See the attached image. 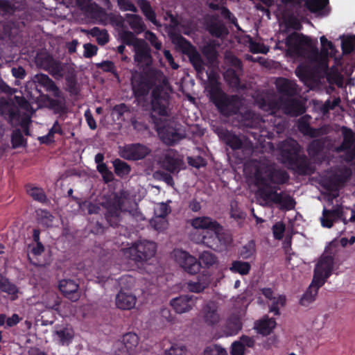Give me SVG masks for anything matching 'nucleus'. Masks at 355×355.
<instances>
[{"label": "nucleus", "instance_id": "2", "mask_svg": "<svg viewBox=\"0 0 355 355\" xmlns=\"http://www.w3.org/2000/svg\"><path fill=\"white\" fill-rule=\"evenodd\" d=\"M282 162L287 168L299 175H311L314 173L313 166L302 148L295 139L284 141L280 146Z\"/></svg>", "mask_w": 355, "mask_h": 355}, {"label": "nucleus", "instance_id": "21", "mask_svg": "<svg viewBox=\"0 0 355 355\" xmlns=\"http://www.w3.org/2000/svg\"><path fill=\"white\" fill-rule=\"evenodd\" d=\"M276 325L277 323L275 318L264 315L262 318L254 322V329L258 334L263 336H267L272 332Z\"/></svg>", "mask_w": 355, "mask_h": 355}, {"label": "nucleus", "instance_id": "52", "mask_svg": "<svg viewBox=\"0 0 355 355\" xmlns=\"http://www.w3.org/2000/svg\"><path fill=\"white\" fill-rule=\"evenodd\" d=\"M318 293L316 289L313 286H309L305 293L300 300V304L304 306H308L310 304L315 300V297Z\"/></svg>", "mask_w": 355, "mask_h": 355}, {"label": "nucleus", "instance_id": "9", "mask_svg": "<svg viewBox=\"0 0 355 355\" xmlns=\"http://www.w3.org/2000/svg\"><path fill=\"white\" fill-rule=\"evenodd\" d=\"M262 197H260L266 202H272L279 205L282 210H292L295 208V201L290 195H283L277 191H266L263 189Z\"/></svg>", "mask_w": 355, "mask_h": 355}, {"label": "nucleus", "instance_id": "33", "mask_svg": "<svg viewBox=\"0 0 355 355\" xmlns=\"http://www.w3.org/2000/svg\"><path fill=\"white\" fill-rule=\"evenodd\" d=\"M130 28L133 30L136 34H140L145 31L146 26L145 25L142 18L136 14L127 13L125 15Z\"/></svg>", "mask_w": 355, "mask_h": 355}, {"label": "nucleus", "instance_id": "26", "mask_svg": "<svg viewBox=\"0 0 355 355\" xmlns=\"http://www.w3.org/2000/svg\"><path fill=\"white\" fill-rule=\"evenodd\" d=\"M191 225L196 229L206 230L210 231L211 230L220 229V225L216 220L207 216L197 217L193 218Z\"/></svg>", "mask_w": 355, "mask_h": 355}, {"label": "nucleus", "instance_id": "6", "mask_svg": "<svg viewBox=\"0 0 355 355\" xmlns=\"http://www.w3.org/2000/svg\"><path fill=\"white\" fill-rule=\"evenodd\" d=\"M157 245L155 242L144 241L136 242L128 248L125 249L124 255L126 258L137 264H143L155 255Z\"/></svg>", "mask_w": 355, "mask_h": 355}, {"label": "nucleus", "instance_id": "63", "mask_svg": "<svg viewBox=\"0 0 355 355\" xmlns=\"http://www.w3.org/2000/svg\"><path fill=\"white\" fill-rule=\"evenodd\" d=\"M97 171L102 175L103 180L105 183H109L114 180V174L109 170L106 164H101L96 166Z\"/></svg>", "mask_w": 355, "mask_h": 355}, {"label": "nucleus", "instance_id": "19", "mask_svg": "<svg viewBox=\"0 0 355 355\" xmlns=\"http://www.w3.org/2000/svg\"><path fill=\"white\" fill-rule=\"evenodd\" d=\"M34 81L39 86L43 87L46 92H51L55 98L61 97V91L56 85L55 83L51 79L49 76L44 73H38L34 76Z\"/></svg>", "mask_w": 355, "mask_h": 355}, {"label": "nucleus", "instance_id": "53", "mask_svg": "<svg viewBox=\"0 0 355 355\" xmlns=\"http://www.w3.org/2000/svg\"><path fill=\"white\" fill-rule=\"evenodd\" d=\"M352 171L349 167L345 166L339 171V173L334 176V182L337 185L346 183L352 177Z\"/></svg>", "mask_w": 355, "mask_h": 355}, {"label": "nucleus", "instance_id": "60", "mask_svg": "<svg viewBox=\"0 0 355 355\" xmlns=\"http://www.w3.org/2000/svg\"><path fill=\"white\" fill-rule=\"evenodd\" d=\"M204 355H227V352L220 345L212 344L205 347Z\"/></svg>", "mask_w": 355, "mask_h": 355}, {"label": "nucleus", "instance_id": "7", "mask_svg": "<svg viewBox=\"0 0 355 355\" xmlns=\"http://www.w3.org/2000/svg\"><path fill=\"white\" fill-rule=\"evenodd\" d=\"M200 241L215 251H221L232 243V235L220 225V229L205 231Z\"/></svg>", "mask_w": 355, "mask_h": 355}, {"label": "nucleus", "instance_id": "59", "mask_svg": "<svg viewBox=\"0 0 355 355\" xmlns=\"http://www.w3.org/2000/svg\"><path fill=\"white\" fill-rule=\"evenodd\" d=\"M171 173L159 170L155 172L154 177L157 180L164 182L168 186L174 187L175 182Z\"/></svg>", "mask_w": 355, "mask_h": 355}, {"label": "nucleus", "instance_id": "32", "mask_svg": "<svg viewBox=\"0 0 355 355\" xmlns=\"http://www.w3.org/2000/svg\"><path fill=\"white\" fill-rule=\"evenodd\" d=\"M311 62L315 77L325 73L326 71H328V62L327 59L320 58L318 49H315L313 52Z\"/></svg>", "mask_w": 355, "mask_h": 355}, {"label": "nucleus", "instance_id": "25", "mask_svg": "<svg viewBox=\"0 0 355 355\" xmlns=\"http://www.w3.org/2000/svg\"><path fill=\"white\" fill-rule=\"evenodd\" d=\"M136 297L121 290L116 297V305L120 309L130 310L135 307Z\"/></svg>", "mask_w": 355, "mask_h": 355}, {"label": "nucleus", "instance_id": "18", "mask_svg": "<svg viewBox=\"0 0 355 355\" xmlns=\"http://www.w3.org/2000/svg\"><path fill=\"white\" fill-rule=\"evenodd\" d=\"M59 290L63 295L73 302L78 300L80 295L78 293V284L74 280L64 279L59 282Z\"/></svg>", "mask_w": 355, "mask_h": 355}, {"label": "nucleus", "instance_id": "23", "mask_svg": "<svg viewBox=\"0 0 355 355\" xmlns=\"http://www.w3.org/2000/svg\"><path fill=\"white\" fill-rule=\"evenodd\" d=\"M343 211L341 208L337 207L333 209H327L324 208L322 216L320 218L322 227L330 228L333 226L334 222L342 219Z\"/></svg>", "mask_w": 355, "mask_h": 355}, {"label": "nucleus", "instance_id": "3", "mask_svg": "<svg viewBox=\"0 0 355 355\" xmlns=\"http://www.w3.org/2000/svg\"><path fill=\"white\" fill-rule=\"evenodd\" d=\"M208 92L210 101L221 115L228 117L239 112L242 105L241 97L225 93L218 81L210 84Z\"/></svg>", "mask_w": 355, "mask_h": 355}, {"label": "nucleus", "instance_id": "44", "mask_svg": "<svg viewBox=\"0 0 355 355\" xmlns=\"http://www.w3.org/2000/svg\"><path fill=\"white\" fill-rule=\"evenodd\" d=\"M306 0H293L289 3V8L284 11L297 12V15L301 18H306L307 16L306 8L304 3Z\"/></svg>", "mask_w": 355, "mask_h": 355}, {"label": "nucleus", "instance_id": "50", "mask_svg": "<svg viewBox=\"0 0 355 355\" xmlns=\"http://www.w3.org/2000/svg\"><path fill=\"white\" fill-rule=\"evenodd\" d=\"M230 269L234 273L246 275L250 271L251 265L248 262L236 260L232 261Z\"/></svg>", "mask_w": 355, "mask_h": 355}, {"label": "nucleus", "instance_id": "27", "mask_svg": "<svg viewBox=\"0 0 355 355\" xmlns=\"http://www.w3.org/2000/svg\"><path fill=\"white\" fill-rule=\"evenodd\" d=\"M284 109L286 114L292 116H297L303 114L306 109L302 103L294 98L287 99L284 102Z\"/></svg>", "mask_w": 355, "mask_h": 355}, {"label": "nucleus", "instance_id": "51", "mask_svg": "<svg viewBox=\"0 0 355 355\" xmlns=\"http://www.w3.org/2000/svg\"><path fill=\"white\" fill-rule=\"evenodd\" d=\"M113 166L116 175L121 178L128 175L131 171L130 165L120 159H116L113 162Z\"/></svg>", "mask_w": 355, "mask_h": 355}, {"label": "nucleus", "instance_id": "54", "mask_svg": "<svg viewBox=\"0 0 355 355\" xmlns=\"http://www.w3.org/2000/svg\"><path fill=\"white\" fill-rule=\"evenodd\" d=\"M166 99L151 101L152 110L160 116H167Z\"/></svg>", "mask_w": 355, "mask_h": 355}, {"label": "nucleus", "instance_id": "28", "mask_svg": "<svg viewBox=\"0 0 355 355\" xmlns=\"http://www.w3.org/2000/svg\"><path fill=\"white\" fill-rule=\"evenodd\" d=\"M241 329L242 322L240 318L236 315L229 317L222 327V330L226 336L236 335Z\"/></svg>", "mask_w": 355, "mask_h": 355}, {"label": "nucleus", "instance_id": "34", "mask_svg": "<svg viewBox=\"0 0 355 355\" xmlns=\"http://www.w3.org/2000/svg\"><path fill=\"white\" fill-rule=\"evenodd\" d=\"M209 286L208 277L205 275H199L196 280H191L187 283V288L192 293L202 292Z\"/></svg>", "mask_w": 355, "mask_h": 355}, {"label": "nucleus", "instance_id": "31", "mask_svg": "<svg viewBox=\"0 0 355 355\" xmlns=\"http://www.w3.org/2000/svg\"><path fill=\"white\" fill-rule=\"evenodd\" d=\"M341 130L343 140L341 144L336 148V152L338 153L349 150L355 142V135L352 129L346 126H343Z\"/></svg>", "mask_w": 355, "mask_h": 355}, {"label": "nucleus", "instance_id": "61", "mask_svg": "<svg viewBox=\"0 0 355 355\" xmlns=\"http://www.w3.org/2000/svg\"><path fill=\"white\" fill-rule=\"evenodd\" d=\"M260 108L264 111L274 113L279 109V103L273 99H263L260 103Z\"/></svg>", "mask_w": 355, "mask_h": 355}, {"label": "nucleus", "instance_id": "56", "mask_svg": "<svg viewBox=\"0 0 355 355\" xmlns=\"http://www.w3.org/2000/svg\"><path fill=\"white\" fill-rule=\"evenodd\" d=\"M327 279L324 274L315 269L313 278L309 286H313L314 289L318 291L319 288L324 284Z\"/></svg>", "mask_w": 355, "mask_h": 355}, {"label": "nucleus", "instance_id": "42", "mask_svg": "<svg viewBox=\"0 0 355 355\" xmlns=\"http://www.w3.org/2000/svg\"><path fill=\"white\" fill-rule=\"evenodd\" d=\"M325 144V138L313 139L309 144L307 146V152L309 155L312 157L319 155L324 150Z\"/></svg>", "mask_w": 355, "mask_h": 355}, {"label": "nucleus", "instance_id": "58", "mask_svg": "<svg viewBox=\"0 0 355 355\" xmlns=\"http://www.w3.org/2000/svg\"><path fill=\"white\" fill-rule=\"evenodd\" d=\"M216 261V257L212 253L207 251L203 252L200 255L198 261V262H200V266L203 264L205 268H209L213 266Z\"/></svg>", "mask_w": 355, "mask_h": 355}, {"label": "nucleus", "instance_id": "17", "mask_svg": "<svg viewBox=\"0 0 355 355\" xmlns=\"http://www.w3.org/2000/svg\"><path fill=\"white\" fill-rule=\"evenodd\" d=\"M134 60L138 64H143L146 66H150L153 63V57L151 50L145 40H143L134 49Z\"/></svg>", "mask_w": 355, "mask_h": 355}, {"label": "nucleus", "instance_id": "11", "mask_svg": "<svg viewBox=\"0 0 355 355\" xmlns=\"http://www.w3.org/2000/svg\"><path fill=\"white\" fill-rule=\"evenodd\" d=\"M181 162L178 152L171 148L166 150L159 159L161 167L169 173L178 172Z\"/></svg>", "mask_w": 355, "mask_h": 355}, {"label": "nucleus", "instance_id": "47", "mask_svg": "<svg viewBox=\"0 0 355 355\" xmlns=\"http://www.w3.org/2000/svg\"><path fill=\"white\" fill-rule=\"evenodd\" d=\"M324 74L330 84H336L339 87L342 85L343 77L335 66L331 67L330 69L328 68V71H326Z\"/></svg>", "mask_w": 355, "mask_h": 355}, {"label": "nucleus", "instance_id": "4", "mask_svg": "<svg viewBox=\"0 0 355 355\" xmlns=\"http://www.w3.org/2000/svg\"><path fill=\"white\" fill-rule=\"evenodd\" d=\"M289 180L288 173L284 170L275 169L269 166H263L256 169L254 173V182L258 187V195L262 197V190L266 191H277L279 188L272 187L274 184H284Z\"/></svg>", "mask_w": 355, "mask_h": 355}, {"label": "nucleus", "instance_id": "41", "mask_svg": "<svg viewBox=\"0 0 355 355\" xmlns=\"http://www.w3.org/2000/svg\"><path fill=\"white\" fill-rule=\"evenodd\" d=\"M204 319L205 322L209 325H214L219 321L220 316L214 304H207L205 306Z\"/></svg>", "mask_w": 355, "mask_h": 355}, {"label": "nucleus", "instance_id": "48", "mask_svg": "<svg viewBox=\"0 0 355 355\" xmlns=\"http://www.w3.org/2000/svg\"><path fill=\"white\" fill-rule=\"evenodd\" d=\"M89 34L96 37L99 45H105L109 42V34L105 29H100L95 26L89 31Z\"/></svg>", "mask_w": 355, "mask_h": 355}, {"label": "nucleus", "instance_id": "20", "mask_svg": "<svg viewBox=\"0 0 355 355\" xmlns=\"http://www.w3.org/2000/svg\"><path fill=\"white\" fill-rule=\"evenodd\" d=\"M329 0H306L304 6L309 10L318 16H327L330 12Z\"/></svg>", "mask_w": 355, "mask_h": 355}, {"label": "nucleus", "instance_id": "39", "mask_svg": "<svg viewBox=\"0 0 355 355\" xmlns=\"http://www.w3.org/2000/svg\"><path fill=\"white\" fill-rule=\"evenodd\" d=\"M224 142L232 150H239L243 147V141L241 138L233 132L225 130L222 134Z\"/></svg>", "mask_w": 355, "mask_h": 355}, {"label": "nucleus", "instance_id": "16", "mask_svg": "<svg viewBox=\"0 0 355 355\" xmlns=\"http://www.w3.org/2000/svg\"><path fill=\"white\" fill-rule=\"evenodd\" d=\"M182 42L189 44V46L186 50L185 53L187 55L189 62L193 67L198 74H202L205 71V63L199 52L196 47L190 44L189 42L182 36L180 37Z\"/></svg>", "mask_w": 355, "mask_h": 355}, {"label": "nucleus", "instance_id": "46", "mask_svg": "<svg viewBox=\"0 0 355 355\" xmlns=\"http://www.w3.org/2000/svg\"><path fill=\"white\" fill-rule=\"evenodd\" d=\"M121 42L127 46H132L135 49L137 44H139L144 40L138 38L134 33L130 31H123L120 33Z\"/></svg>", "mask_w": 355, "mask_h": 355}, {"label": "nucleus", "instance_id": "37", "mask_svg": "<svg viewBox=\"0 0 355 355\" xmlns=\"http://www.w3.org/2000/svg\"><path fill=\"white\" fill-rule=\"evenodd\" d=\"M0 291L9 295L14 296L12 300H15L19 293L18 287L1 273H0Z\"/></svg>", "mask_w": 355, "mask_h": 355}, {"label": "nucleus", "instance_id": "29", "mask_svg": "<svg viewBox=\"0 0 355 355\" xmlns=\"http://www.w3.org/2000/svg\"><path fill=\"white\" fill-rule=\"evenodd\" d=\"M295 75L301 81L306 82L315 78L313 63L305 62L300 64L295 69Z\"/></svg>", "mask_w": 355, "mask_h": 355}, {"label": "nucleus", "instance_id": "15", "mask_svg": "<svg viewBox=\"0 0 355 355\" xmlns=\"http://www.w3.org/2000/svg\"><path fill=\"white\" fill-rule=\"evenodd\" d=\"M197 298L193 295H182L173 298L170 305L178 313H184L191 311L195 306Z\"/></svg>", "mask_w": 355, "mask_h": 355}, {"label": "nucleus", "instance_id": "62", "mask_svg": "<svg viewBox=\"0 0 355 355\" xmlns=\"http://www.w3.org/2000/svg\"><path fill=\"white\" fill-rule=\"evenodd\" d=\"M40 223L45 227H51L53 225V221L54 216L51 214L50 211L46 209H42L38 214Z\"/></svg>", "mask_w": 355, "mask_h": 355}, {"label": "nucleus", "instance_id": "55", "mask_svg": "<svg viewBox=\"0 0 355 355\" xmlns=\"http://www.w3.org/2000/svg\"><path fill=\"white\" fill-rule=\"evenodd\" d=\"M28 194L33 198V200L42 203H44L47 200L46 195L42 188L31 187L27 189Z\"/></svg>", "mask_w": 355, "mask_h": 355}, {"label": "nucleus", "instance_id": "24", "mask_svg": "<svg viewBox=\"0 0 355 355\" xmlns=\"http://www.w3.org/2000/svg\"><path fill=\"white\" fill-rule=\"evenodd\" d=\"M163 141L168 146H173L184 137V135L171 126L164 127L160 132Z\"/></svg>", "mask_w": 355, "mask_h": 355}, {"label": "nucleus", "instance_id": "57", "mask_svg": "<svg viewBox=\"0 0 355 355\" xmlns=\"http://www.w3.org/2000/svg\"><path fill=\"white\" fill-rule=\"evenodd\" d=\"M97 67L104 72H110L114 75L116 78H119L116 67L112 61L105 60L101 63L97 64Z\"/></svg>", "mask_w": 355, "mask_h": 355}, {"label": "nucleus", "instance_id": "12", "mask_svg": "<svg viewBox=\"0 0 355 355\" xmlns=\"http://www.w3.org/2000/svg\"><path fill=\"white\" fill-rule=\"evenodd\" d=\"M309 42V38L307 36L293 33L286 37L285 44L292 53L297 57H302L304 53L302 46L308 44Z\"/></svg>", "mask_w": 355, "mask_h": 355}, {"label": "nucleus", "instance_id": "13", "mask_svg": "<svg viewBox=\"0 0 355 355\" xmlns=\"http://www.w3.org/2000/svg\"><path fill=\"white\" fill-rule=\"evenodd\" d=\"M176 260L184 270L191 275L198 273L200 269V262L188 252L183 250H175Z\"/></svg>", "mask_w": 355, "mask_h": 355}, {"label": "nucleus", "instance_id": "43", "mask_svg": "<svg viewBox=\"0 0 355 355\" xmlns=\"http://www.w3.org/2000/svg\"><path fill=\"white\" fill-rule=\"evenodd\" d=\"M256 252L255 242L254 240H250L239 249L238 254L243 259H250L254 258Z\"/></svg>", "mask_w": 355, "mask_h": 355}, {"label": "nucleus", "instance_id": "5", "mask_svg": "<svg viewBox=\"0 0 355 355\" xmlns=\"http://www.w3.org/2000/svg\"><path fill=\"white\" fill-rule=\"evenodd\" d=\"M126 198V193L124 191H121L114 193L101 204L105 210V218L110 226L115 227L120 225L123 207Z\"/></svg>", "mask_w": 355, "mask_h": 355}, {"label": "nucleus", "instance_id": "35", "mask_svg": "<svg viewBox=\"0 0 355 355\" xmlns=\"http://www.w3.org/2000/svg\"><path fill=\"white\" fill-rule=\"evenodd\" d=\"M334 263L333 257L330 255L324 256L321 257L316 264L315 269L324 274L326 278H329L332 274Z\"/></svg>", "mask_w": 355, "mask_h": 355}, {"label": "nucleus", "instance_id": "22", "mask_svg": "<svg viewBox=\"0 0 355 355\" xmlns=\"http://www.w3.org/2000/svg\"><path fill=\"white\" fill-rule=\"evenodd\" d=\"M46 106L52 110L54 114H63L67 111L66 106L65 98L61 92V97L53 98L49 95H44L43 96Z\"/></svg>", "mask_w": 355, "mask_h": 355}, {"label": "nucleus", "instance_id": "8", "mask_svg": "<svg viewBox=\"0 0 355 355\" xmlns=\"http://www.w3.org/2000/svg\"><path fill=\"white\" fill-rule=\"evenodd\" d=\"M151 153L147 146L135 143L125 145L120 151L121 157L129 161H138L146 158Z\"/></svg>", "mask_w": 355, "mask_h": 355}, {"label": "nucleus", "instance_id": "1", "mask_svg": "<svg viewBox=\"0 0 355 355\" xmlns=\"http://www.w3.org/2000/svg\"><path fill=\"white\" fill-rule=\"evenodd\" d=\"M35 62L38 67L48 71L55 79L65 78V89L71 96H78L80 89L75 69L68 63L55 59L47 53H37Z\"/></svg>", "mask_w": 355, "mask_h": 355}, {"label": "nucleus", "instance_id": "10", "mask_svg": "<svg viewBox=\"0 0 355 355\" xmlns=\"http://www.w3.org/2000/svg\"><path fill=\"white\" fill-rule=\"evenodd\" d=\"M133 95L140 100L146 96L154 85V82L148 76L140 74L131 82Z\"/></svg>", "mask_w": 355, "mask_h": 355}, {"label": "nucleus", "instance_id": "36", "mask_svg": "<svg viewBox=\"0 0 355 355\" xmlns=\"http://www.w3.org/2000/svg\"><path fill=\"white\" fill-rule=\"evenodd\" d=\"M57 336L59 344L61 345H69L74 337V331L70 327H63L57 329L55 331Z\"/></svg>", "mask_w": 355, "mask_h": 355}, {"label": "nucleus", "instance_id": "49", "mask_svg": "<svg viewBox=\"0 0 355 355\" xmlns=\"http://www.w3.org/2000/svg\"><path fill=\"white\" fill-rule=\"evenodd\" d=\"M122 343L128 352L133 350L139 344V336L132 332L125 334L122 337Z\"/></svg>", "mask_w": 355, "mask_h": 355}, {"label": "nucleus", "instance_id": "40", "mask_svg": "<svg viewBox=\"0 0 355 355\" xmlns=\"http://www.w3.org/2000/svg\"><path fill=\"white\" fill-rule=\"evenodd\" d=\"M207 29L211 35L217 38H220L228 34L227 28L225 24L219 21H211L207 24Z\"/></svg>", "mask_w": 355, "mask_h": 355}, {"label": "nucleus", "instance_id": "30", "mask_svg": "<svg viewBox=\"0 0 355 355\" xmlns=\"http://www.w3.org/2000/svg\"><path fill=\"white\" fill-rule=\"evenodd\" d=\"M276 85L279 93L284 96H293L296 94V84L287 78H280Z\"/></svg>", "mask_w": 355, "mask_h": 355}, {"label": "nucleus", "instance_id": "45", "mask_svg": "<svg viewBox=\"0 0 355 355\" xmlns=\"http://www.w3.org/2000/svg\"><path fill=\"white\" fill-rule=\"evenodd\" d=\"M283 15L286 19L288 25L296 31H299L302 28L300 21L306 20V17L301 18L297 15V12L284 11Z\"/></svg>", "mask_w": 355, "mask_h": 355}, {"label": "nucleus", "instance_id": "14", "mask_svg": "<svg viewBox=\"0 0 355 355\" xmlns=\"http://www.w3.org/2000/svg\"><path fill=\"white\" fill-rule=\"evenodd\" d=\"M311 116L305 114L301 116L297 121L298 130L304 136H309L311 138H315L327 134V128L324 126L319 128H314L310 125V119Z\"/></svg>", "mask_w": 355, "mask_h": 355}, {"label": "nucleus", "instance_id": "64", "mask_svg": "<svg viewBox=\"0 0 355 355\" xmlns=\"http://www.w3.org/2000/svg\"><path fill=\"white\" fill-rule=\"evenodd\" d=\"M341 48L343 54H350L355 49V36L349 37L342 41Z\"/></svg>", "mask_w": 355, "mask_h": 355}, {"label": "nucleus", "instance_id": "38", "mask_svg": "<svg viewBox=\"0 0 355 355\" xmlns=\"http://www.w3.org/2000/svg\"><path fill=\"white\" fill-rule=\"evenodd\" d=\"M138 5L146 18L155 26H159L156 18V13L148 0H139Z\"/></svg>", "mask_w": 355, "mask_h": 355}]
</instances>
